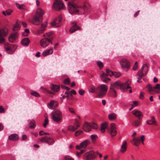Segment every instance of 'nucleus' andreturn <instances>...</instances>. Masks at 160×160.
<instances>
[{
  "instance_id": "nucleus-1",
  "label": "nucleus",
  "mask_w": 160,
  "mask_h": 160,
  "mask_svg": "<svg viewBox=\"0 0 160 160\" xmlns=\"http://www.w3.org/2000/svg\"><path fill=\"white\" fill-rule=\"evenodd\" d=\"M43 11L40 8H38L34 16L31 21V22L36 25H38L40 23L42 22V19Z\"/></svg>"
},
{
  "instance_id": "nucleus-2",
  "label": "nucleus",
  "mask_w": 160,
  "mask_h": 160,
  "mask_svg": "<svg viewBox=\"0 0 160 160\" xmlns=\"http://www.w3.org/2000/svg\"><path fill=\"white\" fill-rule=\"evenodd\" d=\"M51 118L54 122L60 123L62 119V115L61 111L57 110L52 113Z\"/></svg>"
},
{
  "instance_id": "nucleus-3",
  "label": "nucleus",
  "mask_w": 160,
  "mask_h": 160,
  "mask_svg": "<svg viewBox=\"0 0 160 160\" xmlns=\"http://www.w3.org/2000/svg\"><path fill=\"white\" fill-rule=\"evenodd\" d=\"M68 7L69 12L71 14H77L81 9L78 7L76 4L72 2H68Z\"/></svg>"
},
{
  "instance_id": "nucleus-4",
  "label": "nucleus",
  "mask_w": 160,
  "mask_h": 160,
  "mask_svg": "<svg viewBox=\"0 0 160 160\" xmlns=\"http://www.w3.org/2000/svg\"><path fill=\"white\" fill-rule=\"evenodd\" d=\"M52 7L56 11H60L63 9L64 6L62 0H56L53 4Z\"/></svg>"
},
{
  "instance_id": "nucleus-5",
  "label": "nucleus",
  "mask_w": 160,
  "mask_h": 160,
  "mask_svg": "<svg viewBox=\"0 0 160 160\" xmlns=\"http://www.w3.org/2000/svg\"><path fill=\"white\" fill-rule=\"evenodd\" d=\"M17 46L16 45L7 43L4 45V48L7 53L12 54L17 49Z\"/></svg>"
},
{
  "instance_id": "nucleus-6",
  "label": "nucleus",
  "mask_w": 160,
  "mask_h": 160,
  "mask_svg": "<svg viewBox=\"0 0 160 160\" xmlns=\"http://www.w3.org/2000/svg\"><path fill=\"white\" fill-rule=\"evenodd\" d=\"M17 46L16 45L7 43L4 45V48L7 53L12 54L17 49Z\"/></svg>"
},
{
  "instance_id": "nucleus-7",
  "label": "nucleus",
  "mask_w": 160,
  "mask_h": 160,
  "mask_svg": "<svg viewBox=\"0 0 160 160\" xmlns=\"http://www.w3.org/2000/svg\"><path fill=\"white\" fill-rule=\"evenodd\" d=\"M97 89H99L100 91L97 96V97L100 98L104 96L106 94L108 89V88L105 84H102L101 86H98Z\"/></svg>"
},
{
  "instance_id": "nucleus-8",
  "label": "nucleus",
  "mask_w": 160,
  "mask_h": 160,
  "mask_svg": "<svg viewBox=\"0 0 160 160\" xmlns=\"http://www.w3.org/2000/svg\"><path fill=\"white\" fill-rule=\"evenodd\" d=\"M148 71V66L146 64H144L142 66L141 69L138 72L137 75L141 76H145L147 74Z\"/></svg>"
},
{
  "instance_id": "nucleus-9",
  "label": "nucleus",
  "mask_w": 160,
  "mask_h": 160,
  "mask_svg": "<svg viewBox=\"0 0 160 160\" xmlns=\"http://www.w3.org/2000/svg\"><path fill=\"white\" fill-rule=\"evenodd\" d=\"M116 127V124L114 123H112L110 125V128L108 129V132L112 137H114L117 134Z\"/></svg>"
},
{
  "instance_id": "nucleus-10",
  "label": "nucleus",
  "mask_w": 160,
  "mask_h": 160,
  "mask_svg": "<svg viewBox=\"0 0 160 160\" xmlns=\"http://www.w3.org/2000/svg\"><path fill=\"white\" fill-rule=\"evenodd\" d=\"M119 85V82H116L111 85L110 88L111 92L112 93L113 96L114 97H116L117 96L116 89L118 88Z\"/></svg>"
},
{
  "instance_id": "nucleus-11",
  "label": "nucleus",
  "mask_w": 160,
  "mask_h": 160,
  "mask_svg": "<svg viewBox=\"0 0 160 160\" xmlns=\"http://www.w3.org/2000/svg\"><path fill=\"white\" fill-rule=\"evenodd\" d=\"M62 20V16L60 15H59L57 18L51 22L52 26L54 28H57L59 27L61 25Z\"/></svg>"
},
{
  "instance_id": "nucleus-12",
  "label": "nucleus",
  "mask_w": 160,
  "mask_h": 160,
  "mask_svg": "<svg viewBox=\"0 0 160 160\" xmlns=\"http://www.w3.org/2000/svg\"><path fill=\"white\" fill-rule=\"evenodd\" d=\"M95 157V153L92 151L86 152L83 155V158L85 160L93 159Z\"/></svg>"
},
{
  "instance_id": "nucleus-13",
  "label": "nucleus",
  "mask_w": 160,
  "mask_h": 160,
  "mask_svg": "<svg viewBox=\"0 0 160 160\" xmlns=\"http://www.w3.org/2000/svg\"><path fill=\"white\" fill-rule=\"evenodd\" d=\"M131 83V81L130 80H128L126 81L125 83L121 85L119 83V86L118 88H120L122 92H124L128 88H131V87L129 86V85Z\"/></svg>"
},
{
  "instance_id": "nucleus-14",
  "label": "nucleus",
  "mask_w": 160,
  "mask_h": 160,
  "mask_svg": "<svg viewBox=\"0 0 160 160\" xmlns=\"http://www.w3.org/2000/svg\"><path fill=\"white\" fill-rule=\"evenodd\" d=\"M47 24L48 23L47 22H44L42 23L40 28L36 31V34L38 35H40L43 33L46 30Z\"/></svg>"
},
{
  "instance_id": "nucleus-15",
  "label": "nucleus",
  "mask_w": 160,
  "mask_h": 160,
  "mask_svg": "<svg viewBox=\"0 0 160 160\" xmlns=\"http://www.w3.org/2000/svg\"><path fill=\"white\" fill-rule=\"evenodd\" d=\"M50 43L52 44V42L50 40L46 38H42L40 41L41 46L44 48L47 47Z\"/></svg>"
},
{
  "instance_id": "nucleus-16",
  "label": "nucleus",
  "mask_w": 160,
  "mask_h": 160,
  "mask_svg": "<svg viewBox=\"0 0 160 160\" xmlns=\"http://www.w3.org/2000/svg\"><path fill=\"white\" fill-rule=\"evenodd\" d=\"M120 63L121 67L123 68H126L129 69L130 67V62L126 59H122Z\"/></svg>"
},
{
  "instance_id": "nucleus-17",
  "label": "nucleus",
  "mask_w": 160,
  "mask_h": 160,
  "mask_svg": "<svg viewBox=\"0 0 160 160\" xmlns=\"http://www.w3.org/2000/svg\"><path fill=\"white\" fill-rule=\"evenodd\" d=\"M7 34V32L4 29L0 30V43L2 44L5 42L4 37Z\"/></svg>"
},
{
  "instance_id": "nucleus-18",
  "label": "nucleus",
  "mask_w": 160,
  "mask_h": 160,
  "mask_svg": "<svg viewBox=\"0 0 160 160\" xmlns=\"http://www.w3.org/2000/svg\"><path fill=\"white\" fill-rule=\"evenodd\" d=\"M58 105V102L54 100L51 101L47 105L48 107L51 109H54L56 108Z\"/></svg>"
},
{
  "instance_id": "nucleus-19",
  "label": "nucleus",
  "mask_w": 160,
  "mask_h": 160,
  "mask_svg": "<svg viewBox=\"0 0 160 160\" xmlns=\"http://www.w3.org/2000/svg\"><path fill=\"white\" fill-rule=\"evenodd\" d=\"M18 34L17 32L12 33L8 37L9 41L11 42H14L15 40L18 38Z\"/></svg>"
},
{
  "instance_id": "nucleus-20",
  "label": "nucleus",
  "mask_w": 160,
  "mask_h": 160,
  "mask_svg": "<svg viewBox=\"0 0 160 160\" xmlns=\"http://www.w3.org/2000/svg\"><path fill=\"white\" fill-rule=\"evenodd\" d=\"M132 114L138 117L139 119H141V118L143 116V114L141 112L137 110H134L132 111Z\"/></svg>"
},
{
  "instance_id": "nucleus-21",
  "label": "nucleus",
  "mask_w": 160,
  "mask_h": 160,
  "mask_svg": "<svg viewBox=\"0 0 160 160\" xmlns=\"http://www.w3.org/2000/svg\"><path fill=\"white\" fill-rule=\"evenodd\" d=\"M91 126L90 123H88L86 122L84 123L83 129L86 132H88L91 131Z\"/></svg>"
},
{
  "instance_id": "nucleus-22",
  "label": "nucleus",
  "mask_w": 160,
  "mask_h": 160,
  "mask_svg": "<svg viewBox=\"0 0 160 160\" xmlns=\"http://www.w3.org/2000/svg\"><path fill=\"white\" fill-rule=\"evenodd\" d=\"M73 25L72 26L71 28L69 30L70 32L71 33L73 32L76 30L80 29V27L78 26L77 25V23L76 22H73Z\"/></svg>"
},
{
  "instance_id": "nucleus-23",
  "label": "nucleus",
  "mask_w": 160,
  "mask_h": 160,
  "mask_svg": "<svg viewBox=\"0 0 160 160\" xmlns=\"http://www.w3.org/2000/svg\"><path fill=\"white\" fill-rule=\"evenodd\" d=\"M50 88L53 91L58 92L59 90L60 86L59 85H56L52 84L50 85Z\"/></svg>"
},
{
  "instance_id": "nucleus-24",
  "label": "nucleus",
  "mask_w": 160,
  "mask_h": 160,
  "mask_svg": "<svg viewBox=\"0 0 160 160\" xmlns=\"http://www.w3.org/2000/svg\"><path fill=\"white\" fill-rule=\"evenodd\" d=\"M43 36L46 37L45 38L50 40L51 41L53 39V35L51 32L47 33L45 34H43Z\"/></svg>"
},
{
  "instance_id": "nucleus-25",
  "label": "nucleus",
  "mask_w": 160,
  "mask_h": 160,
  "mask_svg": "<svg viewBox=\"0 0 160 160\" xmlns=\"http://www.w3.org/2000/svg\"><path fill=\"white\" fill-rule=\"evenodd\" d=\"M29 40L28 38H24L21 41L22 45L24 46H27L29 43Z\"/></svg>"
},
{
  "instance_id": "nucleus-26",
  "label": "nucleus",
  "mask_w": 160,
  "mask_h": 160,
  "mask_svg": "<svg viewBox=\"0 0 160 160\" xmlns=\"http://www.w3.org/2000/svg\"><path fill=\"white\" fill-rule=\"evenodd\" d=\"M147 123L149 125H157L156 122L155 120L154 117L153 116L151 117L150 120H148L147 121Z\"/></svg>"
},
{
  "instance_id": "nucleus-27",
  "label": "nucleus",
  "mask_w": 160,
  "mask_h": 160,
  "mask_svg": "<svg viewBox=\"0 0 160 160\" xmlns=\"http://www.w3.org/2000/svg\"><path fill=\"white\" fill-rule=\"evenodd\" d=\"M90 143L89 140H86L80 143L81 147V148H85Z\"/></svg>"
},
{
  "instance_id": "nucleus-28",
  "label": "nucleus",
  "mask_w": 160,
  "mask_h": 160,
  "mask_svg": "<svg viewBox=\"0 0 160 160\" xmlns=\"http://www.w3.org/2000/svg\"><path fill=\"white\" fill-rule=\"evenodd\" d=\"M53 53L52 48H50L49 49L45 50L42 53V55L43 56H46L50 54H52Z\"/></svg>"
},
{
  "instance_id": "nucleus-29",
  "label": "nucleus",
  "mask_w": 160,
  "mask_h": 160,
  "mask_svg": "<svg viewBox=\"0 0 160 160\" xmlns=\"http://www.w3.org/2000/svg\"><path fill=\"white\" fill-rule=\"evenodd\" d=\"M108 125V123L106 122L102 123L101 125V131L102 133H104L105 132V129L107 128Z\"/></svg>"
},
{
  "instance_id": "nucleus-30",
  "label": "nucleus",
  "mask_w": 160,
  "mask_h": 160,
  "mask_svg": "<svg viewBox=\"0 0 160 160\" xmlns=\"http://www.w3.org/2000/svg\"><path fill=\"white\" fill-rule=\"evenodd\" d=\"M107 75L106 73H103L102 74V75H101V77L102 79V81H103V82H107L108 81H109L110 80V79L106 77L107 76H108Z\"/></svg>"
},
{
  "instance_id": "nucleus-31",
  "label": "nucleus",
  "mask_w": 160,
  "mask_h": 160,
  "mask_svg": "<svg viewBox=\"0 0 160 160\" xmlns=\"http://www.w3.org/2000/svg\"><path fill=\"white\" fill-rule=\"evenodd\" d=\"M8 138L9 140H11L15 141L17 140L18 138L16 134H12L9 136Z\"/></svg>"
},
{
  "instance_id": "nucleus-32",
  "label": "nucleus",
  "mask_w": 160,
  "mask_h": 160,
  "mask_svg": "<svg viewBox=\"0 0 160 160\" xmlns=\"http://www.w3.org/2000/svg\"><path fill=\"white\" fill-rule=\"evenodd\" d=\"M132 142L134 145L137 146L140 142V140L138 138H136L134 137L133 138Z\"/></svg>"
},
{
  "instance_id": "nucleus-33",
  "label": "nucleus",
  "mask_w": 160,
  "mask_h": 160,
  "mask_svg": "<svg viewBox=\"0 0 160 160\" xmlns=\"http://www.w3.org/2000/svg\"><path fill=\"white\" fill-rule=\"evenodd\" d=\"M127 142L126 141L124 142L121 146V148L120 150V151L121 152H124L126 150V145Z\"/></svg>"
},
{
  "instance_id": "nucleus-34",
  "label": "nucleus",
  "mask_w": 160,
  "mask_h": 160,
  "mask_svg": "<svg viewBox=\"0 0 160 160\" xmlns=\"http://www.w3.org/2000/svg\"><path fill=\"white\" fill-rule=\"evenodd\" d=\"M29 127L30 128H33L35 127V122L34 121L32 120L29 122Z\"/></svg>"
},
{
  "instance_id": "nucleus-35",
  "label": "nucleus",
  "mask_w": 160,
  "mask_h": 160,
  "mask_svg": "<svg viewBox=\"0 0 160 160\" xmlns=\"http://www.w3.org/2000/svg\"><path fill=\"white\" fill-rule=\"evenodd\" d=\"M54 142V140L50 138H47V143L48 144H53Z\"/></svg>"
},
{
  "instance_id": "nucleus-36",
  "label": "nucleus",
  "mask_w": 160,
  "mask_h": 160,
  "mask_svg": "<svg viewBox=\"0 0 160 160\" xmlns=\"http://www.w3.org/2000/svg\"><path fill=\"white\" fill-rule=\"evenodd\" d=\"M116 118V116L115 114L111 113L108 115V118L111 120H115Z\"/></svg>"
},
{
  "instance_id": "nucleus-37",
  "label": "nucleus",
  "mask_w": 160,
  "mask_h": 160,
  "mask_svg": "<svg viewBox=\"0 0 160 160\" xmlns=\"http://www.w3.org/2000/svg\"><path fill=\"white\" fill-rule=\"evenodd\" d=\"M20 28L19 24L17 22L14 25V26L12 28V30L13 31H16L19 30L20 29Z\"/></svg>"
},
{
  "instance_id": "nucleus-38",
  "label": "nucleus",
  "mask_w": 160,
  "mask_h": 160,
  "mask_svg": "<svg viewBox=\"0 0 160 160\" xmlns=\"http://www.w3.org/2000/svg\"><path fill=\"white\" fill-rule=\"evenodd\" d=\"M107 75L110 77L112 76L114 74V72L108 69L106 70Z\"/></svg>"
},
{
  "instance_id": "nucleus-39",
  "label": "nucleus",
  "mask_w": 160,
  "mask_h": 160,
  "mask_svg": "<svg viewBox=\"0 0 160 160\" xmlns=\"http://www.w3.org/2000/svg\"><path fill=\"white\" fill-rule=\"evenodd\" d=\"M76 130L73 126H69L68 127V130L70 132H73Z\"/></svg>"
},
{
  "instance_id": "nucleus-40",
  "label": "nucleus",
  "mask_w": 160,
  "mask_h": 160,
  "mask_svg": "<svg viewBox=\"0 0 160 160\" xmlns=\"http://www.w3.org/2000/svg\"><path fill=\"white\" fill-rule=\"evenodd\" d=\"M91 126V128H92L94 129H97L98 128V126L97 124L94 122H92L90 123Z\"/></svg>"
},
{
  "instance_id": "nucleus-41",
  "label": "nucleus",
  "mask_w": 160,
  "mask_h": 160,
  "mask_svg": "<svg viewBox=\"0 0 160 160\" xmlns=\"http://www.w3.org/2000/svg\"><path fill=\"white\" fill-rule=\"evenodd\" d=\"M147 88H148L149 92H154V87L152 88L150 84H148L147 85Z\"/></svg>"
},
{
  "instance_id": "nucleus-42",
  "label": "nucleus",
  "mask_w": 160,
  "mask_h": 160,
  "mask_svg": "<svg viewBox=\"0 0 160 160\" xmlns=\"http://www.w3.org/2000/svg\"><path fill=\"white\" fill-rule=\"evenodd\" d=\"M140 123V121H135L133 122L132 125L134 127H137L139 126Z\"/></svg>"
},
{
  "instance_id": "nucleus-43",
  "label": "nucleus",
  "mask_w": 160,
  "mask_h": 160,
  "mask_svg": "<svg viewBox=\"0 0 160 160\" xmlns=\"http://www.w3.org/2000/svg\"><path fill=\"white\" fill-rule=\"evenodd\" d=\"M30 94L36 97H39L40 96V95L35 91L31 92Z\"/></svg>"
},
{
  "instance_id": "nucleus-44",
  "label": "nucleus",
  "mask_w": 160,
  "mask_h": 160,
  "mask_svg": "<svg viewBox=\"0 0 160 160\" xmlns=\"http://www.w3.org/2000/svg\"><path fill=\"white\" fill-rule=\"evenodd\" d=\"M73 126L75 128H76V130L78 129V128L80 126L79 124V122L76 119L75 120V124H74Z\"/></svg>"
},
{
  "instance_id": "nucleus-45",
  "label": "nucleus",
  "mask_w": 160,
  "mask_h": 160,
  "mask_svg": "<svg viewBox=\"0 0 160 160\" xmlns=\"http://www.w3.org/2000/svg\"><path fill=\"white\" fill-rule=\"evenodd\" d=\"M48 120L47 117H45V118L44 120V122L43 124V126L44 128H46V125L48 124Z\"/></svg>"
},
{
  "instance_id": "nucleus-46",
  "label": "nucleus",
  "mask_w": 160,
  "mask_h": 160,
  "mask_svg": "<svg viewBox=\"0 0 160 160\" xmlns=\"http://www.w3.org/2000/svg\"><path fill=\"white\" fill-rule=\"evenodd\" d=\"M89 92L92 93H93L95 92L96 91L94 87L92 85L90 87V88L89 90Z\"/></svg>"
},
{
  "instance_id": "nucleus-47",
  "label": "nucleus",
  "mask_w": 160,
  "mask_h": 160,
  "mask_svg": "<svg viewBox=\"0 0 160 160\" xmlns=\"http://www.w3.org/2000/svg\"><path fill=\"white\" fill-rule=\"evenodd\" d=\"M83 132L81 130H79L76 132L75 135V136H77L80 134H82Z\"/></svg>"
},
{
  "instance_id": "nucleus-48",
  "label": "nucleus",
  "mask_w": 160,
  "mask_h": 160,
  "mask_svg": "<svg viewBox=\"0 0 160 160\" xmlns=\"http://www.w3.org/2000/svg\"><path fill=\"white\" fill-rule=\"evenodd\" d=\"M29 33V29H26L24 31V32L22 33V35L24 36H27Z\"/></svg>"
},
{
  "instance_id": "nucleus-49",
  "label": "nucleus",
  "mask_w": 160,
  "mask_h": 160,
  "mask_svg": "<svg viewBox=\"0 0 160 160\" xmlns=\"http://www.w3.org/2000/svg\"><path fill=\"white\" fill-rule=\"evenodd\" d=\"M154 92L156 90H160V84H157L156 86L154 87Z\"/></svg>"
},
{
  "instance_id": "nucleus-50",
  "label": "nucleus",
  "mask_w": 160,
  "mask_h": 160,
  "mask_svg": "<svg viewBox=\"0 0 160 160\" xmlns=\"http://www.w3.org/2000/svg\"><path fill=\"white\" fill-rule=\"evenodd\" d=\"M47 138L46 137H42L39 139V140L42 142L47 143Z\"/></svg>"
},
{
  "instance_id": "nucleus-51",
  "label": "nucleus",
  "mask_w": 160,
  "mask_h": 160,
  "mask_svg": "<svg viewBox=\"0 0 160 160\" xmlns=\"http://www.w3.org/2000/svg\"><path fill=\"white\" fill-rule=\"evenodd\" d=\"M64 83L65 84L68 85L70 82V80L69 78H67L64 81Z\"/></svg>"
},
{
  "instance_id": "nucleus-52",
  "label": "nucleus",
  "mask_w": 160,
  "mask_h": 160,
  "mask_svg": "<svg viewBox=\"0 0 160 160\" xmlns=\"http://www.w3.org/2000/svg\"><path fill=\"white\" fill-rule=\"evenodd\" d=\"M138 62H136L133 67V70H137L138 68Z\"/></svg>"
},
{
  "instance_id": "nucleus-53",
  "label": "nucleus",
  "mask_w": 160,
  "mask_h": 160,
  "mask_svg": "<svg viewBox=\"0 0 160 160\" xmlns=\"http://www.w3.org/2000/svg\"><path fill=\"white\" fill-rule=\"evenodd\" d=\"M121 75V73L120 72H115L114 73L113 76L116 78H118Z\"/></svg>"
},
{
  "instance_id": "nucleus-54",
  "label": "nucleus",
  "mask_w": 160,
  "mask_h": 160,
  "mask_svg": "<svg viewBox=\"0 0 160 160\" xmlns=\"http://www.w3.org/2000/svg\"><path fill=\"white\" fill-rule=\"evenodd\" d=\"M97 64L98 67L100 68H102L103 67V64L102 63L99 61H98L97 62Z\"/></svg>"
},
{
  "instance_id": "nucleus-55",
  "label": "nucleus",
  "mask_w": 160,
  "mask_h": 160,
  "mask_svg": "<svg viewBox=\"0 0 160 160\" xmlns=\"http://www.w3.org/2000/svg\"><path fill=\"white\" fill-rule=\"evenodd\" d=\"M64 158L66 160H74L72 158L68 156H66Z\"/></svg>"
},
{
  "instance_id": "nucleus-56",
  "label": "nucleus",
  "mask_w": 160,
  "mask_h": 160,
  "mask_svg": "<svg viewBox=\"0 0 160 160\" xmlns=\"http://www.w3.org/2000/svg\"><path fill=\"white\" fill-rule=\"evenodd\" d=\"M85 91L82 89L78 91L79 94L81 95H83L85 93Z\"/></svg>"
},
{
  "instance_id": "nucleus-57",
  "label": "nucleus",
  "mask_w": 160,
  "mask_h": 160,
  "mask_svg": "<svg viewBox=\"0 0 160 160\" xmlns=\"http://www.w3.org/2000/svg\"><path fill=\"white\" fill-rule=\"evenodd\" d=\"M90 138L94 140L98 138V137L96 135L92 134L90 136Z\"/></svg>"
},
{
  "instance_id": "nucleus-58",
  "label": "nucleus",
  "mask_w": 160,
  "mask_h": 160,
  "mask_svg": "<svg viewBox=\"0 0 160 160\" xmlns=\"http://www.w3.org/2000/svg\"><path fill=\"white\" fill-rule=\"evenodd\" d=\"M69 112H71V113L75 114L76 113L74 110L72 108H69Z\"/></svg>"
},
{
  "instance_id": "nucleus-59",
  "label": "nucleus",
  "mask_w": 160,
  "mask_h": 160,
  "mask_svg": "<svg viewBox=\"0 0 160 160\" xmlns=\"http://www.w3.org/2000/svg\"><path fill=\"white\" fill-rule=\"evenodd\" d=\"M16 6L17 8H23L24 5L23 4L20 5L19 4H17Z\"/></svg>"
},
{
  "instance_id": "nucleus-60",
  "label": "nucleus",
  "mask_w": 160,
  "mask_h": 160,
  "mask_svg": "<svg viewBox=\"0 0 160 160\" xmlns=\"http://www.w3.org/2000/svg\"><path fill=\"white\" fill-rule=\"evenodd\" d=\"M6 15H9L11 14L12 11H10L9 10H7L6 11Z\"/></svg>"
},
{
  "instance_id": "nucleus-61",
  "label": "nucleus",
  "mask_w": 160,
  "mask_h": 160,
  "mask_svg": "<svg viewBox=\"0 0 160 160\" xmlns=\"http://www.w3.org/2000/svg\"><path fill=\"white\" fill-rule=\"evenodd\" d=\"M4 111V109L2 106H0V113H2Z\"/></svg>"
},
{
  "instance_id": "nucleus-62",
  "label": "nucleus",
  "mask_w": 160,
  "mask_h": 160,
  "mask_svg": "<svg viewBox=\"0 0 160 160\" xmlns=\"http://www.w3.org/2000/svg\"><path fill=\"white\" fill-rule=\"evenodd\" d=\"M27 137L26 135H23L22 136V140H25L27 139Z\"/></svg>"
},
{
  "instance_id": "nucleus-63",
  "label": "nucleus",
  "mask_w": 160,
  "mask_h": 160,
  "mask_svg": "<svg viewBox=\"0 0 160 160\" xmlns=\"http://www.w3.org/2000/svg\"><path fill=\"white\" fill-rule=\"evenodd\" d=\"M21 23H22V24L23 27H27V24L26 22H21Z\"/></svg>"
},
{
  "instance_id": "nucleus-64",
  "label": "nucleus",
  "mask_w": 160,
  "mask_h": 160,
  "mask_svg": "<svg viewBox=\"0 0 160 160\" xmlns=\"http://www.w3.org/2000/svg\"><path fill=\"white\" fill-rule=\"evenodd\" d=\"M70 93L71 94H73L74 95H75L76 93L75 91L74 90H72L71 91Z\"/></svg>"
}]
</instances>
